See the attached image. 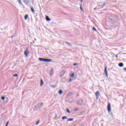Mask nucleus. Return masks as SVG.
I'll use <instances>...</instances> for the list:
<instances>
[{
  "label": "nucleus",
  "instance_id": "2f4dec72",
  "mask_svg": "<svg viewBox=\"0 0 126 126\" xmlns=\"http://www.w3.org/2000/svg\"><path fill=\"white\" fill-rule=\"evenodd\" d=\"M39 123H40L39 121H37V122H36V126H38V125H39Z\"/></svg>",
  "mask_w": 126,
  "mask_h": 126
},
{
  "label": "nucleus",
  "instance_id": "6ab92c4d",
  "mask_svg": "<svg viewBox=\"0 0 126 126\" xmlns=\"http://www.w3.org/2000/svg\"><path fill=\"white\" fill-rule=\"evenodd\" d=\"M18 1L20 4L22 5V2H21V0H18Z\"/></svg>",
  "mask_w": 126,
  "mask_h": 126
},
{
  "label": "nucleus",
  "instance_id": "2eb2a0df",
  "mask_svg": "<svg viewBox=\"0 0 126 126\" xmlns=\"http://www.w3.org/2000/svg\"><path fill=\"white\" fill-rule=\"evenodd\" d=\"M31 10L32 12V13H35V10H34V8H33V7H31Z\"/></svg>",
  "mask_w": 126,
  "mask_h": 126
},
{
  "label": "nucleus",
  "instance_id": "c756f323",
  "mask_svg": "<svg viewBox=\"0 0 126 126\" xmlns=\"http://www.w3.org/2000/svg\"><path fill=\"white\" fill-rule=\"evenodd\" d=\"M51 87H52V88H56V86L51 85Z\"/></svg>",
  "mask_w": 126,
  "mask_h": 126
},
{
  "label": "nucleus",
  "instance_id": "412c9836",
  "mask_svg": "<svg viewBox=\"0 0 126 126\" xmlns=\"http://www.w3.org/2000/svg\"><path fill=\"white\" fill-rule=\"evenodd\" d=\"M1 99L2 101H4L5 97L4 96L1 97Z\"/></svg>",
  "mask_w": 126,
  "mask_h": 126
},
{
  "label": "nucleus",
  "instance_id": "393cba45",
  "mask_svg": "<svg viewBox=\"0 0 126 126\" xmlns=\"http://www.w3.org/2000/svg\"><path fill=\"white\" fill-rule=\"evenodd\" d=\"M66 112L67 113H68V114H70V111H69V109H66Z\"/></svg>",
  "mask_w": 126,
  "mask_h": 126
},
{
  "label": "nucleus",
  "instance_id": "f8f14e48",
  "mask_svg": "<svg viewBox=\"0 0 126 126\" xmlns=\"http://www.w3.org/2000/svg\"><path fill=\"white\" fill-rule=\"evenodd\" d=\"M44 85V82L43 81L42 79H41L40 80V86H43Z\"/></svg>",
  "mask_w": 126,
  "mask_h": 126
},
{
  "label": "nucleus",
  "instance_id": "f3484780",
  "mask_svg": "<svg viewBox=\"0 0 126 126\" xmlns=\"http://www.w3.org/2000/svg\"><path fill=\"white\" fill-rule=\"evenodd\" d=\"M59 94H60V95H62L63 94V90H61L59 91Z\"/></svg>",
  "mask_w": 126,
  "mask_h": 126
},
{
  "label": "nucleus",
  "instance_id": "58836bf2",
  "mask_svg": "<svg viewBox=\"0 0 126 126\" xmlns=\"http://www.w3.org/2000/svg\"><path fill=\"white\" fill-rule=\"evenodd\" d=\"M118 55H116V58H118Z\"/></svg>",
  "mask_w": 126,
  "mask_h": 126
},
{
  "label": "nucleus",
  "instance_id": "4468645a",
  "mask_svg": "<svg viewBox=\"0 0 126 126\" xmlns=\"http://www.w3.org/2000/svg\"><path fill=\"white\" fill-rule=\"evenodd\" d=\"M73 118H69L67 119V122H72Z\"/></svg>",
  "mask_w": 126,
  "mask_h": 126
},
{
  "label": "nucleus",
  "instance_id": "ddd939ff",
  "mask_svg": "<svg viewBox=\"0 0 126 126\" xmlns=\"http://www.w3.org/2000/svg\"><path fill=\"white\" fill-rule=\"evenodd\" d=\"M46 21H51V19L49 17L46 16Z\"/></svg>",
  "mask_w": 126,
  "mask_h": 126
},
{
  "label": "nucleus",
  "instance_id": "f257e3e1",
  "mask_svg": "<svg viewBox=\"0 0 126 126\" xmlns=\"http://www.w3.org/2000/svg\"><path fill=\"white\" fill-rule=\"evenodd\" d=\"M107 2H104L103 3L102 2H97V6H100L101 7H103V5H106L107 4Z\"/></svg>",
  "mask_w": 126,
  "mask_h": 126
},
{
  "label": "nucleus",
  "instance_id": "0eeeda50",
  "mask_svg": "<svg viewBox=\"0 0 126 126\" xmlns=\"http://www.w3.org/2000/svg\"><path fill=\"white\" fill-rule=\"evenodd\" d=\"M50 62H52L51 59L44 58V62L45 63H50Z\"/></svg>",
  "mask_w": 126,
  "mask_h": 126
},
{
  "label": "nucleus",
  "instance_id": "72a5a7b5",
  "mask_svg": "<svg viewBox=\"0 0 126 126\" xmlns=\"http://www.w3.org/2000/svg\"><path fill=\"white\" fill-rule=\"evenodd\" d=\"M71 81H72V79H69V82H71Z\"/></svg>",
  "mask_w": 126,
  "mask_h": 126
},
{
  "label": "nucleus",
  "instance_id": "dca6fc26",
  "mask_svg": "<svg viewBox=\"0 0 126 126\" xmlns=\"http://www.w3.org/2000/svg\"><path fill=\"white\" fill-rule=\"evenodd\" d=\"M73 101V99L70 98H69V103H72V102Z\"/></svg>",
  "mask_w": 126,
  "mask_h": 126
},
{
  "label": "nucleus",
  "instance_id": "c85d7f7f",
  "mask_svg": "<svg viewBox=\"0 0 126 126\" xmlns=\"http://www.w3.org/2000/svg\"><path fill=\"white\" fill-rule=\"evenodd\" d=\"M72 95V93H70L68 94V96H71Z\"/></svg>",
  "mask_w": 126,
  "mask_h": 126
},
{
  "label": "nucleus",
  "instance_id": "4be33fe9",
  "mask_svg": "<svg viewBox=\"0 0 126 126\" xmlns=\"http://www.w3.org/2000/svg\"><path fill=\"white\" fill-rule=\"evenodd\" d=\"M65 44H67V45H69V46H72V45L71 44L69 43V42H65Z\"/></svg>",
  "mask_w": 126,
  "mask_h": 126
},
{
  "label": "nucleus",
  "instance_id": "473e14b6",
  "mask_svg": "<svg viewBox=\"0 0 126 126\" xmlns=\"http://www.w3.org/2000/svg\"><path fill=\"white\" fill-rule=\"evenodd\" d=\"M8 124H9V121H8L6 124V126H8Z\"/></svg>",
  "mask_w": 126,
  "mask_h": 126
},
{
  "label": "nucleus",
  "instance_id": "4c0bfd02",
  "mask_svg": "<svg viewBox=\"0 0 126 126\" xmlns=\"http://www.w3.org/2000/svg\"><path fill=\"white\" fill-rule=\"evenodd\" d=\"M83 1V0H81V2H82Z\"/></svg>",
  "mask_w": 126,
  "mask_h": 126
},
{
  "label": "nucleus",
  "instance_id": "6e6552de",
  "mask_svg": "<svg viewBox=\"0 0 126 126\" xmlns=\"http://www.w3.org/2000/svg\"><path fill=\"white\" fill-rule=\"evenodd\" d=\"M104 73H105L106 76H107V77H108V71H107V67H105L104 68Z\"/></svg>",
  "mask_w": 126,
  "mask_h": 126
},
{
  "label": "nucleus",
  "instance_id": "39448f33",
  "mask_svg": "<svg viewBox=\"0 0 126 126\" xmlns=\"http://www.w3.org/2000/svg\"><path fill=\"white\" fill-rule=\"evenodd\" d=\"M107 111L108 112H111V103H108V106H107Z\"/></svg>",
  "mask_w": 126,
  "mask_h": 126
},
{
  "label": "nucleus",
  "instance_id": "f03ea898",
  "mask_svg": "<svg viewBox=\"0 0 126 126\" xmlns=\"http://www.w3.org/2000/svg\"><path fill=\"white\" fill-rule=\"evenodd\" d=\"M77 105H78L79 106H82V104H83V100H81V99H79L77 101Z\"/></svg>",
  "mask_w": 126,
  "mask_h": 126
},
{
  "label": "nucleus",
  "instance_id": "aec40b11",
  "mask_svg": "<svg viewBox=\"0 0 126 126\" xmlns=\"http://www.w3.org/2000/svg\"><path fill=\"white\" fill-rule=\"evenodd\" d=\"M66 119H67V117L66 116H63L62 117V120H66Z\"/></svg>",
  "mask_w": 126,
  "mask_h": 126
},
{
  "label": "nucleus",
  "instance_id": "a19ab883",
  "mask_svg": "<svg viewBox=\"0 0 126 126\" xmlns=\"http://www.w3.org/2000/svg\"><path fill=\"white\" fill-rule=\"evenodd\" d=\"M94 10H95V9H96V8H94Z\"/></svg>",
  "mask_w": 126,
  "mask_h": 126
},
{
  "label": "nucleus",
  "instance_id": "423d86ee",
  "mask_svg": "<svg viewBox=\"0 0 126 126\" xmlns=\"http://www.w3.org/2000/svg\"><path fill=\"white\" fill-rule=\"evenodd\" d=\"M23 1L24 2V3L25 4H26L27 5L28 4H29V3H30V1H29V0H23Z\"/></svg>",
  "mask_w": 126,
  "mask_h": 126
},
{
  "label": "nucleus",
  "instance_id": "a878e982",
  "mask_svg": "<svg viewBox=\"0 0 126 126\" xmlns=\"http://www.w3.org/2000/svg\"><path fill=\"white\" fill-rule=\"evenodd\" d=\"M0 120H1V122H3L4 118L3 117H2L0 119Z\"/></svg>",
  "mask_w": 126,
  "mask_h": 126
},
{
  "label": "nucleus",
  "instance_id": "9b49d317",
  "mask_svg": "<svg viewBox=\"0 0 126 126\" xmlns=\"http://www.w3.org/2000/svg\"><path fill=\"white\" fill-rule=\"evenodd\" d=\"M39 61H40V62H44L45 61V58H39L38 59Z\"/></svg>",
  "mask_w": 126,
  "mask_h": 126
},
{
  "label": "nucleus",
  "instance_id": "ea45409f",
  "mask_svg": "<svg viewBox=\"0 0 126 126\" xmlns=\"http://www.w3.org/2000/svg\"><path fill=\"white\" fill-rule=\"evenodd\" d=\"M11 38H13V35H12V36L11 37Z\"/></svg>",
  "mask_w": 126,
  "mask_h": 126
},
{
  "label": "nucleus",
  "instance_id": "c9c22d12",
  "mask_svg": "<svg viewBox=\"0 0 126 126\" xmlns=\"http://www.w3.org/2000/svg\"><path fill=\"white\" fill-rule=\"evenodd\" d=\"M73 65H77V63H74Z\"/></svg>",
  "mask_w": 126,
  "mask_h": 126
},
{
  "label": "nucleus",
  "instance_id": "20e7f679",
  "mask_svg": "<svg viewBox=\"0 0 126 126\" xmlns=\"http://www.w3.org/2000/svg\"><path fill=\"white\" fill-rule=\"evenodd\" d=\"M99 95H100V92H99V91H97L95 93V97L97 99H98Z\"/></svg>",
  "mask_w": 126,
  "mask_h": 126
},
{
  "label": "nucleus",
  "instance_id": "cd10ccee",
  "mask_svg": "<svg viewBox=\"0 0 126 126\" xmlns=\"http://www.w3.org/2000/svg\"><path fill=\"white\" fill-rule=\"evenodd\" d=\"M93 30L94 31H95V32H97V30H96V29H95V28H94V27L93 28Z\"/></svg>",
  "mask_w": 126,
  "mask_h": 126
},
{
  "label": "nucleus",
  "instance_id": "7c9ffc66",
  "mask_svg": "<svg viewBox=\"0 0 126 126\" xmlns=\"http://www.w3.org/2000/svg\"><path fill=\"white\" fill-rule=\"evenodd\" d=\"M81 11H83V9H82V7L81 6V5H80V7Z\"/></svg>",
  "mask_w": 126,
  "mask_h": 126
},
{
  "label": "nucleus",
  "instance_id": "5701e85b",
  "mask_svg": "<svg viewBox=\"0 0 126 126\" xmlns=\"http://www.w3.org/2000/svg\"><path fill=\"white\" fill-rule=\"evenodd\" d=\"M70 77H74V73H72L70 75Z\"/></svg>",
  "mask_w": 126,
  "mask_h": 126
},
{
  "label": "nucleus",
  "instance_id": "9d476101",
  "mask_svg": "<svg viewBox=\"0 0 126 126\" xmlns=\"http://www.w3.org/2000/svg\"><path fill=\"white\" fill-rule=\"evenodd\" d=\"M118 66H119V67H123V66H124V63H119Z\"/></svg>",
  "mask_w": 126,
  "mask_h": 126
},
{
  "label": "nucleus",
  "instance_id": "b1692460",
  "mask_svg": "<svg viewBox=\"0 0 126 126\" xmlns=\"http://www.w3.org/2000/svg\"><path fill=\"white\" fill-rule=\"evenodd\" d=\"M13 76L15 77H18V75L17 74H15L13 75Z\"/></svg>",
  "mask_w": 126,
  "mask_h": 126
},
{
  "label": "nucleus",
  "instance_id": "e433bc0d",
  "mask_svg": "<svg viewBox=\"0 0 126 126\" xmlns=\"http://www.w3.org/2000/svg\"><path fill=\"white\" fill-rule=\"evenodd\" d=\"M34 41H37V39L36 38H34Z\"/></svg>",
  "mask_w": 126,
  "mask_h": 126
},
{
  "label": "nucleus",
  "instance_id": "a211bd4d",
  "mask_svg": "<svg viewBox=\"0 0 126 126\" xmlns=\"http://www.w3.org/2000/svg\"><path fill=\"white\" fill-rule=\"evenodd\" d=\"M24 18H25V20H27V19H28V15H26L25 16Z\"/></svg>",
  "mask_w": 126,
  "mask_h": 126
},
{
  "label": "nucleus",
  "instance_id": "bb28decb",
  "mask_svg": "<svg viewBox=\"0 0 126 126\" xmlns=\"http://www.w3.org/2000/svg\"><path fill=\"white\" fill-rule=\"evenodd\" d=\"M79 110V109H78V108H75L74 110V112H77V111Z\"/></svg>",
  "mask_w": 126,
  "mask_h": 126
},
{
  "label": "nucleus",
  "instance_id": "1a4fd4ad",
  "mask_svg": "<svg viewBox=\"0 0 126 126\" xmlns=\"http://www.w3.org/2000/svg\"><path fill=\"white\" fill-rule=\"evenodd\" d=\"M24 54L26 57H27V56H28V54H29V52H28V49H27L24 52Z\"/></svg>",
  "mask_w": 126,
  "mask_h": 126
},
{
  "label": "nucleus",
  "instance_id": "7ed1b4c3",
  "mask_svg": "<svg viewBox=\"0 0 126 126\" xmlns=\"http://www.w3.org/2000/svg\"><path fill=\"white\" fill-rule=\"evenodd\" d=\"M43 105H44V103H39L38 104H37V108L38 109H41V108H42Z\"/></svg>",
  "mask_w": 126,
  "mask_h": 126
},
{
  "label": "nucleus",
  "instance_id": "f704fd0d",
  "mask_svg": "<svg viewBox=\"0 0 126 126\" xmlns=\"http://www.w3.org/2000/svg\"><path fill=\"white\" fill-rule=\"evenodd\" d=\"M124 70H125V71H126V68H124Z\"/></svg>",
  "mask_w": 126,
  "mask_h": 126
}]
</instances>
